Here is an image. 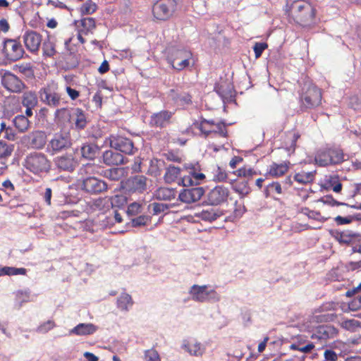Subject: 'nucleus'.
Instances as JSON below:
<instances>
[{
	"label": "nucleus",
	"mask_w": 361,
	"mask_h": 361,
	"mask_svg": "<svg viewBox=\"0 0 361 361\" xmlns=\"http://www.w3.org/2000/svg\"><path fill=\"white\" fill-rule=\"evenodd\" d=\"M300 109L306 111L321 104L322 92L309 78H305L300 83Z\"/></svg>",
	"instance_id": "nucleus-1"
},
{
	"label": "nucleus",
	"mask_w": 361,
	"mask_h": 361,
	"mask_svg": "<svg viewBox=\"0 0 361 361\" xmlns=\"http://www.w3.org/2000/svg\"><path fill=\"white\" fill-rule=\"evenodd\" d=\"M230 191L228 188L219 185L211 189L201 203L202 206H220L228 201Z\"/></svg>",
	"instance_id": "nucleus-2"
},
{
	"label": "nucleus",
	"mask_w": 361,
	"mask_h": 361,
	"mask_svg": "<svg viewBox=\"0 0 361 361\" xmlns=\"http://www.w3.org/2000/svg\"><path fill=\"white\" fill-rule=\"evenodd\" d=\"M176 0H159L152 6L154 17L159 20H167L176 10Z\"/></svg>",
	"instance_id": "nucleus-3"
},
{
	"label": "nucleus",
	"mask_w": 361,
	"mask_h": 361,
	"mask_svg": "<svg viewBox=\"0 0 361 361\" xmlns=\"http://www.w3.org/2000/svg\"><path fill=\"white\" fill-rule=\"evenodd\" d=\"M2 45L1 52L6 60L14 62L23 58L25 51L20 42L6 39L2 42Z\"/></svg>",
	"instance_id": "nucleus-4"
},
{
	"label": "nucleus",
	"mask_w": 361,
	"mask_h": 361,
	"mask_svg": "<svg viewBox=\"0 0 361 361\" xmlns=\"http://www.w3.org/2000/svg\"><path fill=\"white\" fill-rule=\"evenodd\" d=\"M78 149L66 152L61 156L55 157L53 160L54 165L59 171L73 172L78 166L79 162L75 157V153Z\"/></svg>",
	"instance_id": "nucleus-5"
},
{
	"label": "nucleus",
	"mask_w": 361,
	"mask_h": 361,
	"mask_svg": "<svg viewBox=\"0 0 361 361\" xmlns=\"http://www.w3.org/2000/svg\"><path fill=\"white\" fill-rule=\"evenodd\" d=\"M72 142L66 133H55L47 146V152L51 155L71 148Z\"/></svg>",
	"instance_id": "nucleus-6"
},
{
	"label": "nucleus",
	"mask_w": 361,
	"mask_h": 361,
	"mask_svg": "<svg viewBox=\"0 0 361 361\" xmlns=\"http://www.w3.org/2000/svg\"><path fill=\"white\" fill-rule=\"evenodd\" d=\"M110 147L120 153L131 155L137 151L132 140L120 135H111Z\"/></svg>",
	"instance_id": "nucleus-7"
},
{
	"label": "nucleus",
	"mask_w": 361,
	"mask_h": 361,
	"mask_svg": "<svg viewBox=\"0 0 361 361\" xmlns=\"http://www.w3.org/2000/svg\"><path fill=\"white\" fill-rule=\"evenodd\" d=\"M80 188L90 195H98L107 190L108 184L100 178L89 176L82 180Z\"/></svg>",
	"instance_id": "nucleus-8"
},
{
	"label": "nucleus",
	"mask_w": 361,
	"mask_h": 361,
	"mask_svg": "<svg viewBox=\"0 0 361 361\" xmlns=\"http://www.w3.org/2000/svg\"><path fill=\"white\" fill-rule=\"evenodd\" d=\"M147 178L144 176H135L122 181L121 188L125 193H142L147 189Z\"/></svg>",
	"instance_id": "nucleus-9"
},
{
	"label": "nucleus",
	"mask_w": 361,
	"mask_h": 361,
	"mask_svg": "<svg viewBox=\"0 0 361 361\" xmlns=\"http://www.w3.org/2000/svg\"><path fill=\"white\" fill-rule=\"evenodd\" d=\"M25 168L35 174H39L45 169V156L42 153L34 152L27 157Z\"/></svg>",
	"instance_id": "nucleus-10"
},
{
	"label": "nucleus",
	"mask_w": 361,
	"mask_h": 361,
	"mask_svg": "<svg viewBox=\"0 0 361 361\" xmlns=\"http://www.w3.org/2000/svg\"><path fill=\"white\" fill-rule=\"evenodd\" d=\"M204 193L205 191L202 187L183 188L179 192L178 200L182 202L190 204L200 200Z\"/></svg>",
	"instance_id": "nucleus-11"
},
{
	"label": "nucleus",
	"mask_w": 361,
	"mask_h": 361,
	"mask_svg": "<svg viewBox=\"0 0 361 361\" xmlns=\"http://www.w3.org/2000/svg\"><path fill=\"white\" fill-rule=\"evenodd\" d=\"M214 91L221 98L224 104L235 103V90L232 85L216 82Z\"/></svg>",
	"instance_id": "nucleus-12"
},
{
	"label": "nucleus",
	"mask_w": 361,
	"mask_h": 361,
	"mask_svg": "<svg viewBox=\"0 0 361 361\" xmlns=\"http://www.w3.org/2000/svg\"><path fill=\"white\" fill-rule=\"evenodd\" d=\"M316 12L315 8L311 5L307 6L305 10L299 14L295 15V17L293 18V20L301 27H308L315 23Z\"/></svg>",
	"instance_id": "nucleus-13"
},
{
	"label": "nucleus",
	"mask_w": 361,
	"mask_h": 361,
	"mask_svg": "<svg viewBox=\"0 0 361 361\" xmlns=\"http://www.w3.org/2000/svg\"><path fill=\"white\" fill-rule=\"evenodd\" d=\"M1 83L6 90L12 92H20L24 88L23 82L11 72L4 73Z\"/></svg>",
	"instance_id": "nucleus-14"
},
{
	"label": "nucleus",
	"mask_w": 361,
	"mask_h": 361,
	"mask_svg": "<svg viewBox=\"0 0 361 361\" xmlns=\"http://www.w3.org/2000/svg\"><path fill=\"white\" fill-rule=\"evenodd\" d=\"M102 163L107 166H118L125 164L128 159L114 149L106 150L102 154Z\"/></svg>",
	"instance_id": "nucleus-15"
},
{
	"label": "nucleus",
	"mask_w": 361,
	"mask_h": 361,
	"mask_svg": "<svg viewBox=\"0 0 361 361\" xmlns=\"http://www.w3.org/2000/svg\"><path fill=\"white\" fill-rule=\"evenodd\" d=\"M228 183L231 184V189L239 195L240 200L248 196L252 190L250 186L249 180L246 178L229 179Z\"/></svg>",
	"instance_id": "nucleus-16"
},
{
	"label": "nucleus",
	"mask_w": 361,
	"mask_h": 361,
	"mask_svg": "<svg viewBox=\"0 0 361 361\" xmlns=\"http://www.w3.org/2000/svg\"><path fill=\"white\" fill-rule=\"evenodd\" d=\"M329 234L331 237L334 238L340 244L350 245L353 243L354 238H359L358 242H360L361 233L348 231V233L338 230H329Z\"/></svg>",
	"instance_id": "nucleus-17"
},
{
	"label": "nucleus",
	"mask_w": 361,
	"mask_h": 361,
	"mask_svg": "<svg viewBox=\"0 0 361 361\" xmlns=\"http://www.w3.org/2000/svg\"><path fill=\"white\" fill-rule=\"evenodd\" d=\"M173 114L171 111L168 110H162L157 113H154L150 116L149 126L160 128H165L170 123Z\"/></svg>",
	"instance_id": "nucleus-18"
},
{
	"label": "nucleus",
	"mask_w": 361,
	"mask_h": 361,
	"mask_svg": "<svg viewBox=\"0 0 361 361\" xmlns=\"http://www.w3.org/2000/svg\"><path fill=\"white\" fill-rule=\"evenodd\" d=\"M310 2L296 0V1H287V3L284 8V11L288 17L293 19L295 17V15L299 14L307 8V6H311Z\"/></svg>",
	"instance_id": "nucleus-19"
},
{
	"label": "nucleus",
	"mask_w": 361,
	"mask_h": 361,
	"mask_svg": "<svg viewBox=\"0 0 361 361\" xmlns=\"http://www.w3.org/2000/svg\"><path fill=\"white\" fill-rule=\"evenodd\" d=\"M82 158L94 161L96 158L101 157V147L92 141L84 142L80 147Z\"/></svg>",
	"instance_id": "nucleus-20"
},
{
	"label": "nucleus",
	"mask_w": 361,
	"mask_h": 361,
	"mask_svg": "<svg viewBox=\"0 0 361 361\" xmlns=\"http://www.w3.org/2000/svg\"><path fill=\"white\" fill-rule=\"evenodd\" d=\"M336 334H337V330L334 326L329 324L320 325L317 327L315 333L311 336V338L313 339L326 340L332 337Z\"/></svg>",
	"instance_id": "nucleus-21"
},
{
	"label": "nucleus",
	"mask_w": 361,
	"mask_h": 361,
	"mask_svg": "<svg viewBox=\"0 0 361 361\" xmlns=\"http://www.w3.org/2000/svg\"><path fill=\"white\" fill-rule=\"evenodd\" d=\"M186 56V51L184 49L176 47H170L166 49V60L171 66H173L176 61Z\"/></svg>",
	"instance_id": "nucleus-22"
},
{
	"label": "nucleus",
	"mask_w": 361,
	"mask_h": 361,
	"mask_svg": "<svg viewBox=\"0 0 361 361\" xmlns=\"http://www.w3.org/2000/svg\"><path fill=\"white\" fill-rule=\"evenodd\" d=\"M23 40L26 48L32 52L39 49L41 44V36L35 32L25 33Z\"/></svg>",
	"instance_id": "nucleus-23"
},
{
	"label": "nucleus",
	"mask_w": 361,
	"mask_h": 361,
	"mask_svg": "<svg viewBox=\"0 0 361 361\" xmlns=\"http://www.w3.org/2000/svg\"><path fill=\"white\" fill-rule=\"evenodd\" d=\"M98 326L92 323H80L70 331V334L87 336L94 334Z\"/></svg>",
	"instance_id": "nucleus-24"
},
{
	"label": "nucleus",
	"mask_w": 361,
	"mask_h": 361,
	"mask_svg": "<svg viewBox=\"0 0 361 361\" xmlns=\"http://www.w3.org/2000/svg\"><path fill=\"white\" fill-rule=\"evenodd\" d=\"M169 97L171 100L179 105H189L192 104V96L188 92H178L174 89L169 90Z\"/></svg>",
	"instance_id": "nucleus-25"
},
{
	"label": "nucleus",
	"mask_w": 361,
	"mask_h": 361,
	"mask_svg": "<svg viewBox=\"0 0 361 361\" xmlns=\"http://www.w3.org/2000/svg\"><path fill=\"white\" fill-rule=\"evenodd\" d=\"M65 69L72 70L77 68L80 63V55L77 53L76 49H70L65 54Z\"/></svg>",
	"instance_id": "nucleus-26"
},
{
	"label": "nucleus",
	"mask_w": 361,
	"mask_h": 361,
	"mask_svg": "<svg viewBox=\"0 0 361 361\" xmlns=\"http://www.w3.org/2000/svg\"><path fill=\"white\" fill-rule=\"evenodd\" d=\"M207 286L206 285L198 286L194 284L193 286H191L189 293L191 295L192 299L194 301L199 302H206L205 297L207 295Z\"/></svg>",
	"instance_id": "nucleus-27"
},
{
	"label": "nucleus",
	"mask_w": 361,
	"mask_h": 361,
	"mask_svg": "<svg viewBox=\"0 0 361 361\" xmlns=\"http://www.w3.org/2000/svg\"><path fill=\"white\" fill-rule=\"evenodd\" d=\"M343 185L339 180V177L337 175L330 176L328 179H326L325 183L321 185V190H329L332 189L334 192L340 193L342 190Z\"/></svg>",
	"instance_id": "nucleus-28"
},
{
	"label": "nucleus",
	"mask_w": 361,
	"mask_h": 361,
	"mask_svg": "<svg viewBox=\"0 0 361 361\" xmlns=\"http://www.w3.org/2000/svg\"><path fill=\"white\" fill-rule=\"evenodd\" d=\"M290 164V163L288 161L281 164L272 162L267 174L275 178L282 176L288 171Z\"/></svg>",
	"instance_id": "nucleus-29"
},
{
	"label": "nucleus",
	"mask_w": 361,
	"mask_h": 361,
	"mask_svg": "<svg viewBox=\"0 0 361 361\" xmlns=\"http://www.w3.org/2000/svg\"><path fill=\"white\" fill-rule=\"evenodd\" d=\"M224 212L219 209L202 210L201 212L195 213V216L201 219L202 221L212 223L221 217Z\"/></svg>",
	"instance_id": "nucleus-30"
},
{
	"label": "nucleus",
	"mask_w": 361,
	"mask_h": 361,
	"mask_svg": "<svg viewBox=\"0 0 361 361\" xmlns=\"http://www.w3.org/2000/svg\"><path fill=\"white\" fill-rule=\"evenodd\" d=\"M176 197V190L169 188H159L154 192V198L157 200L169 201Z\"/></svg>",
	"instance_id": "nucleus-31"
},
{
	"label": "nucleus",
	"mask_w": 361,
	"mask_h": 361,
	"mask_svg": "<svg viewBox=\"0 0 361 361\" xmlns=\"http://www.w3.org/2000/svg\"><path fill=\"white\" fill-rule=\"evenodd\" d=\"M75 119V128L76 130L80 131L85 129L88 123L87 116L85 111L80 108H75L74 109Z\"/></svg>",
	"instance_id": "nucleus-32"
},
{
	"label": "nucleus",
	"mask_w": 361,
	"mask_h": 361,
	"mask_svg": "<svg viewBox=\"0 0 361 361\" xmlns=\"http://www.w3.org/2000/svg\"><path fill=\"white\" fill-rule=\"evenodd\" d=\"M331 154H333L332 151H330L329 148L324 149L319 151L315 157V161L319 166H327L332 165L329 163L331 159Z\"/></svg>",
	"instance_id": "nucleus-33"
},
{
	"label": "nucleus",
	"mask_w": 361,
	"mask_h": 361,
	"mask_svg": "<svg viewBox=\"0 0 361 361\" xmlns=\"http://www.w3.org/2000/svg\"><path fill=\"white\" fill-rule=\"evenodd\" d=\"M181 171L180 168L173 165H169L166 169V173L164 176V180L166 183L171 184L176 181Z\"/></svg>",
	"instance_id": "nucleus-34"
},
{
	"label": "nucleus",
	"mask_w": 361,
	"mask_h": 361,
	"mask_svg": "<svg viewBox=\"0 0 361 361\" xmlns=\"http://www.w3.org/2000/svg\"><path fill=\"white\" fill-rule=\"evenodd\" d=\"M13 123L16 128L20 133H24L27 131L30 127V121L27 118L23 115H18L15 116L13 120Z\"/></svg>",
	"instance_id": "nucleus-35"
},
{
	"label": "nucleus",
	"mask_w": 361,
	"mask_h": 361,
	"mask_svg": "<svg viewBox=\"0 0 361 361\" xmlns=\"http://www.w3.org/2000/svg\"><path fill=\"white\" fill-rule=\"evenodd\" d=\"M31 145L36 149H42L45 145V133L43 131H35L32 134Z\"/></svg>",
	"instance_id": "nucleus-36"
},
{
	"label": "nucleus",
	"mask_w": 361,
	"mask_h": 361,
	"mask_svg": "<svg viewBox=\"0 0 361 361\" xmlns=\"http://www.w3.org/2000/svg\"><path fill=\"white\" fill-rule=\"evenodd\" d=\"M133 301L130 295L123 293L117 299V307L123 311H128V305H133Z\"/></svg>",
	"instance_id": "nucleus-37"
},
{
	"label": "nucleus",
	"mask_w": 361,
	"mask_h": 361,
	"mask_svg": "<svg viewBox=\"0 0 361 361\" xmlns=\"http://www.w3.org/2000/svg\"><path fill=\"white\" fill-rule=\"evenodd\" d=\"M14 151V145L0 140V159H7Z\"/></svg>",
	"instance_id": "nucleus-38"
},
{
	"label": "nucleus",
	"mask_w": 361,
	"mask_h": 361,
	"mask_svg": "<svg viewBox=\"0 0 361 361\" xmlns=\"http://www.w3.org/2000/svg\"><path fill=\"white\" fill-rule=\"evenodd\" d=\"M330 151L333 152V154H331V159H329V163H331L332 165L339 164L344 161V154L343 150L340 148L337 147H329Z\"/></svg>",
	"instance_id": "nucleus-39"
},
{
	"label": "nucleus",
	"mask_w": 361,
	"mask_h": 361,
	"mask_svg": "<svg viewBox=\"0 0 361 361\" xmlns=\"http://www.w3.org/2000/svg\"><path fill=\"white\" fill-rule=\"evenodd\" d=\"M0 276L2 275L15 276L25 275L27 270L25 268H16L12 267H4L0 269Z\"/></svg>",
	"instance_id": "nucleus-40"
},
{
	"label": "nucleus",
	"mask_w": 361,
	"mask_h": 361,
	"mask_svg": "<svg viewBox=\"0 0 361 361\" xmlns=\"http://www.w3.org/2000/svg\"><path fill=\"white\" fill-rule=\"evenodd\" d=\"M315 173V170L307 172L305 174L298 173L294 176V180L300 183L307 184L314 180Z\"/></svg>",
	"instance_id": "nucleus-41"
},
{
	"label": "nucleus",
	"mask_w": 361,
	"mask_h": 361,
	"mask_svg": "<svg viewBox=\"0 0 361 361\" xmlns=\"http://www.w3.org/2000/svg\"><path fill=\"white\" fill-rule=\"evenodd\" d=\"M361 308V295L358 296L347 304H343L342 310L344 312H348L350 311H357Z\"/></svg>",
	"instance_id": "nucleus-42"
},
{
	"label": "nucleus",
	"mask_w": 361,
	"mask_h": 361,
	"mask_svg": "<svg viewBox=\"0 0 361 361\" xmlns=\"http://www.w3.org/2000/svg\"><path fill=\"white\" fill-rule=\"evenodd\" d=\"M128 203V197L124 195H115L111 198V204L113 208H123Z\"/></svg>",
	"instance_id": "nucleus-43"
},
{
	"label": "nucleus",
	"mask_w": 361,
	"mask_h": 361,
	"mask_svg": "<svg viewBox=\"0 0 361 361\" xmlns=\"http://www.w3.org/2000/svg\"><path fill=\"white\" fill-rule=\"evenodd\" d=\"M22 102L25 106L35 107L37 104V97L33 92H25Z\"/></svg>",
	"instance_id": "nucleus-44"
},
{
	"label": "nucleus",
	"mask_w": 361,
	"mask_h": 361,
	"mask_svg": "<svg viewBox=\"0 0 361 361\" xmlns=\"http://www.w3.org/2000/svg\"><path fill=\"white\" fill-rule=\"evenodd\" d=\"M97 9V5L92 0H87L80 7V13L82 16L90 15L94 13Z\"/></svg>",
	"instance_id": "nucleus-45"
},
{
	"label": "nucleus",
	"mask_w": 361,
	"mask_h": 361,
	"mask_svg": "<svg viewBox=\"0 0 361 361\" xmlns=\"http://www.w3.org/2000/svg\"><path fill=\"white\" fill-rule=\"evenodd\" d=\"M213 180L216 183L228 182V173L224 169H221V167L217 166L214 173Z\"/></svg>",
	"instance_id": "nucleus-46"
},
{
	"label": "nucleus",
	"mask_w": 361,
	"mask_h": 361,
	"mask_svg": "<svg viewBox=\"0 0 361 361\" xmlns=\"http://www.w3.org/2000/svg\"><path fill=\"white\" fill-rule=\"evenodd\" d=\"M152 217L148 215H140L137 217L131 219V226L133 228H137L143 226H146L149 222L151 221Z\"/></svg>",
	"instance_id": "nucleus-47"
},
{
	"label": "nucleus",
	"mask_w": 361,
	"mask_h": 361,
	"mask_svg": "<svg viewBox=\"0 0 361 361\" xmlns=\"http://www.w3.org/2000/svg\"><path fill=\"white\" fill-rule=\"evenodd\" d=\"M61 96L58 93H48L47 92V106L57 107L61 104Z\"/></svg>",
	"instance_id": "nucleus-48"
},
{
	"label": "nucleus",
	"mask_w": 361,
	"mask_h": 361,
	"mask_svg": "<svg viewBox=\"0 0 361 361\" xmlns=\"http://www.w3.org/2000/svg\"><path fill=\"white\" fill-rule=\"evenodd\" d=\"M318 202L331 207L348 205V203L342 202L335 200L331 195H326L318 200Z\"/></svg>",
	"instance_id": "nucleus-49"
},
{
	"label": "nucleus",
	"mask_w": 361,
	"mask_h": 361,
	"mask_svg": "<svg viewBox=\"0 0 361 361\" xmlns=\"http://www.w3.org/2000/svg\"><path fill=\"white\" fill-rule=\"evenodd\" d=\"M231 125V123H227L224 119H221L219 122L216 123V130H214V133L219 134L221 137H227L228 131L226 126Z\"/></svg>",
	"instance_id": "nucleus-50"
},
{
	"label": "nucleus",
	"mask_w": 361,
	"mask_h": 361,
	"mask_svg": "<svg viewBox=\"0 0 361 361\" xmlns=\"http://www.w3.org/2000/svg\"><path fill=\"white\" fill-rule=\"evenodd\" d=\"M70 116H71V115L68 113L67 109L64 108V107L57 109L54 113V120L57 123L62 122L66 118H67L68 117H70Z\"/></svg>",
	"instance_id": "nucleus-51"
},
{
	"label": "nucleus",
	"mask_w": 361,
	"mask_h": 361,
	"mask_svg": "<svg viewBox=\"0 0 361 361\" xmlns=\"http://www.w3.org/2000/svg\"><path fill=\"white\" fill-rule=\"evenodd\" d=\"M141 204L137 202L130 203L126 210V214L129 216H136L141 213Z\"/></svg>",
	"instance_id": "nucleus-52"
},
{
	"label": "nucleus",
	"mask_w": 361,
	"mask_h": 361,
	"mask_svg": "<svg viewBox=\"0 0 361 361\" xmlns=\"http://www.w3.org/2000/svg\"><path fill=\"white\" fill-rule=\"evenodd\" d=\"M80 25L86 30L87 32L95 28V19L93 18H84L80 20Z\"/></svg>",
	"instance_id": "nucleus-53"
},
{
	"label": "nucleus",
	"mask_w": 361,
	"mask_h": 361,
	"mask_svg": "<svg viewBox=\"0 0 361 361\" xmlns=\"http://www.w3.org/2000/svg\"><path fill=\"white\" fill-rule=\"evenodd\" d=\"M106 177L109 178L111 180H118L122 176V171L121 169L113 168L107 170L105 172Z\"/></svg>",
	"instance_id": "nucleus-54"
},
{
	"label": "nucleus",
	"mask_w": 361,
	"mask_h": 361,
	"mask_svg": "<svg viewBox=\"0 0 361 361\" xmlns=\"http://www.w3.org/2000/svg\"><path fill=\"white\" fill-rule=\"evenodd\" d=\"M268 48V44L266 42H256L253 46V51L256 59H259L263 51Z\"/></svg>",
	"instance_id": "nucleus-55"
},
{
	"label": "nucleus",
	"mask_w": 361,
	"mask_h": 361,
	"mask_svg": "<svg viewBox=\"0 0 361 361\" xmlns=\"http://www.w3.org/2000/svg\"><path fill=\"white\" fill-rule=\"evenodd\" d=\"M81 199V197L79 196V194H73L72 192L67 193L63 197V202L65 204H76L78 203Z\"/></svg>",
	"instance_id": "nucleus-56"
},
{
	"label": "nucleus",
	"mask_w": 361,
	"mask_h": 361,
	"mask_svg": "<svg viewBox=\"0 0 361 361\" xmlns=\"http://www.w3.org/2000/svg\"><path fill=\"white\" fill-rule=\"evenodd\" d=\"M300 135L298 133H293L289 146H287L285 148L286 150L289 154H293L295 152V150L296 148V143H297L298 140L300 138Z\"/></svg>",
	"instance_id": "nucleus-57"
},
{
	"label": "nucleus",
	"mask_w": 361,
	"mask_h": 361,
	"mask_svg": "<svg viewBox=\"0 0 361 361\" xmlns=\"http://www.w3.org/2000/svg\"><path fill=\"white\" fill-rule=\"evenodd\" d=\"M152 206L154 214L157 215L166 211L167 209H169L171 205H168V204L154 202Z\"/></svg>",
	"instance_id": "nucleus-58"
},
{
	"label": "nucleus",
	"mask_w": 361,
	"mask_h": 361,
	"mask_svg": "<svg viewBox=\"0 0 361 361\" xmlns=\"http://www.w3.org/2000/svg\"><path fill=\"white\" fill-rule=\"evenodd\" d=\"M56 53L55 44L51 41L50 36L47 31V57L52 56Z\"/></svg>",
	"instance_id": "nucleus-59"
},
{
	"label": "nucleus",
	"mask_w": 361,
	"mask_h": 361,
	"mask_svg": "<svg viewBox=\"0 0 361 361\" xmlns=\"http://www.w3.org/2000/svg\"><path fill=\"white\" fill-rule=\"evenodd\" d=\"M145 356L147 361H161L159 353L153 349L146 350Z\"/></svg>",
	"instance_id": "nucleus-60"
},
{
	"label": "nucleus",
	"mask_w": 361,
	"mask_h": 361,
	"mask_svg": "<svg viewBox=\"0 0 361 361\" xmlns=\"http://www.w3.org/2000/svg\"><path fill=\"white\" fill-rule=\"evenodd\" d=\"M190 61L189 59L186 57H183L179 62L174 64L173 66H171L173 69L176 70L178 71H183L186 67L189 66Z\"/></svg>",
	"instance_id": "nucleus-61"
},
{
	"label": "nucleus",
	"mask_w": 361,
	"mask_h": 361,
	"mask_svg": "<svg viewBox=\"0 0 361 361\" xmlns=\"http://www.w3.org/2000/svg\"><path fill=\"white\" fill-rule=\"evenodd\" d=\"M206 302H218L220 300L219 294L214 290H207Z\"/></svg>",
	"instance_id": "nucleus-62"
},
{
	"label": "nucleus",
	"mask_w": 361,
	"mask_h": 361,
	"mask_svg": "<svg viewBox=\"0 0 361 361\" xmlns=\"http://www.w3.org/2000/svg\"><path fill=\"white\" fill-rule=\"evenodd\" d=\"M164 157L166 160L177 163H180L182 161V159L179 157L177 154H176L173 151H168L166 153L164 154Z\"/></svg>",
	"instance_id": "nucleus-63"
},
{
	"label": "nucleus",
	"mask_w": 361,
	"mask_h": 361,
	"mask_svg": "<svg viewBox=\"0 0 361 361\" xmlns=\"http://www.w3.org/2000/svg\"><path fill=\"white\" fill-rule=\"evenodd\" d=\"M324 358L327 361H336L338 355L335 351L331 349H326L324 353Z\"/></svg>",
	"instance_id": "nucleus-64"
}]
</instances>
